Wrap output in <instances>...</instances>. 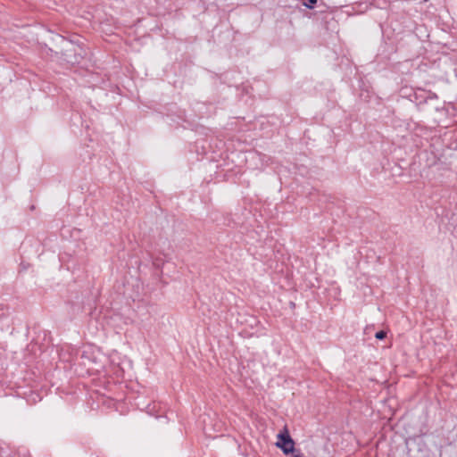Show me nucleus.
<instances>
[{
	"instance_id": "obj_1",
	"label": "nucleus",
	"mask_w": 457,
	"mask_h": 457,
	"mask_svg": "<svg viewBox=\"0 0 457 457\" xmlns=\"http://www.w3.org/2000/svg\"><path fill=\"white\" fill-rule=\"evenodd\" d=\"M278 441L276 446L282 450L285 454L293 453L295 450V442L288 434L287 428L277 436Z\"/></svg>"
},
{
	"instance_id": "obj_2",
	"label": "nucleus",
	"mask_w": 457,
	"mask_h": 457,
	"mask_svg": "<svg viewBox=\"0 0 457 457\" xmlns=\"http://www.w3.org/2000/svg\"><path fill=\"white\" fill-rule=\"evenodd\" d=\"M317 3V0H307L305 2H303V5L306 6L307 8H313V5Z\"/></svg>"
},
{
	"instance_id": "obj_3",
	"label": "nucleus",
	"mask_w": 457,
	"mask_h": 457,
	"mask_svg": "<svg viewBox=\"0 0 457 457\" xmlns=\"http://www.w3.org/2000/svg\"><path fill=\"white\" fill-rule=\"evenodd\" d=\"M386 337V333L383 330L377 332L375 335V337L379 340L384 339Z\"/></svg>"
},
{
	"instance_id": "obj_4",
	"label": "nucleus",
	"mask_w": 457,
	"mask_h": 457,
	"mask_svg": "<svg viewBox=\"0 0 457 457\" xmlns=\"http://www.w3.org/2000/svg\"><path fill=\"white\" fill-rule=\"evenodd\" d=\"M292 454H293V457H303L301 453L295 452V450H294V453Z\"/></svg>"
}]
</instances>
